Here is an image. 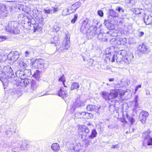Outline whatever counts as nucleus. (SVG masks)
Segmentation results:
<instances>
[{
	"mask_svg": "<svg viewBox=\"0 0 152 152\" xmlns=\"http://www.w3.org/2000/svg\"><path fill=\"white\" fill-rule=\"evenodd\" d=\"M98 14L100 17L103 16V12L101 10H99L98 11Z\"/></svg>",
	"mask_w": 152,
	"mask_h": 152,
	"instance_id": "55",
	"label": "nucleus"
},
{
	"mask_svg": "<svg viewBox=\"0 0 152 152\" xmlns=\"http://www.w3.org/2000/svg\"><path fill=\"white\" fill-rule=\"evenodd\" d=\"M2 69L0 70V74L2 72V73H4V74L8 77H13L14 73L13 72V70L11 67L9 66H3L2 65ZM1 76H0L1 77Z\"/></svg>",
	"mask_w": 152,
	"mask_h": 152,
	"instance_id": "5",
	"label": "nucleus"
},
{
	"mask_svg": "<svg viewBox=\"0 0 152 152\" xmlns=\"http://www.w3.org/2000/svg\"><path fill=\"white\" fill-rule=\"evenodd\" d=\"M102 96L106 101H108L110 99L109 96V94L106 91L102 92L101 93Z\"/></svg>",
	"mask_w": 152,
	"mask_h": 152,
	"instance_id": "25",
	"label": "nucleus"
},
{
	"mask_svg": "<svg viewBox=\"0 0 152 152\" xmlns=\"http://www.w3.org/2000/svg\"><path fill=\"white\" fill-rule=\"evenodd\" d=\"M115 101L114 100H112L110 103V104L111 106H113V107L115 106Z\"/></svg>",
	"mask_w": 152,
	"mask_h": 152,
	"instance_id": "57",
	"label": "nucleus"
},
{
	"mask_svg": "<svg viewBox=\"0 0 152 152\" xmlns=\"http://www.w3.org/2000/svg\"><path fill=\"white\" fill-rule=\"evenodd\" d=\"M129 121L131 122L132 124L134 122V119L132 117L129 118Z\"/></svg>",
	"mask_w": 152,
	"mask_h": 152,
	"instance_id": "59",
	"label": "nucleus"
},
{
	"mask_svg": "<svg viewBox=\"0 0 152 152\" xmlns=\"http://www.w3.org/2000/svg\"><path fill=\"white\" fill-rule=\"evenodd\" d=\"M99 31V29L97 27L93 26H90L89 23V20L86 19L83 21L80 28V31L84 34H86L88 36H93L96 34V32Z\"/></svg>",
	"mask_w": 152,
	"mask_h": 152,
	"instance_id": "2",
	"label": "nucleus"
},
{
	"mask_svg": "<svg viewBox=\"0 0 152 152\" xmlns=\"http://www.w3.org/2000/svg\"><path fill=\"white\" fill-rule=\"evenodd\" d=\"M138 101V96H136L135 97L134 100L132 102V104L135 107L134 108V110H136L137 108H140L138 105V103L137 102Z\"/></svg>",
	"mask_w": 152,
	"mask_h": 152,
	"instance_id": "29",
	"label": "nucleus"
},
{
	"mask_svg": "<svg viewBox=\"0 0 152 152\" xmlns=\"http://www.w3.org/2000/svg\"><path fill=\"white\" fill-rule=\"evenodd\" d=\"M139 50L143 53H144L147 50V48L146 46L144 44L140 45L139 47Z\"/></svg>",
	"mask_w": 152,
	"mask_h": 152,
	"instance_id": "35",
	"label": "nucleus"
},
{
	"mask_svg": "<svg viewBox=\"0 0 152 152\" xmlns=\"http://www.w3.org/2000/svg\"><path fill=\"white\" fill-rule=\"evenodd\" d=\"M134 12L137 15L141 14L142 13H145L143 10L142 9L135 8L134 10Z\"/></svg>",
	"mask_w": 152,
	"mask_h": 152,
	"instance_id": "37",
	"label": "nucleus"
},
{
	"mask_svg": "<svg viewBox=\"0 0 152 152\" xmlns=\"http://www.w3.org/2000/svg\"><path fill=\"white\" fill-rule=\"evenodd\" d=\"M87 112H83L81 113L80 112H77L75 113V117L78 118V115L81 116V118H88V117L87 116Z\"/></svg>",
	"mask_w": 152,
	"mask_h": 152,
	"instance_id": "30",
	"label": "nucleus"
},
{
	"mask_svg": "<svg viewBox=\"0 0 152 152\" xmlns=\"http://www.w3.org/2000/svg\"><path fill=\"white\" fill-rule=\"evenodd\" d=\"M20 17H22V20H24V22H23L24 24L27 23L28 25V28H29L30 27V25L31 23L33 26V24H34V22L35 21V20L32 17L29 15L28 16L24 15L23 14H21L20 15Z\"/></svg>",
	"mask_w": 152,
	"mask_h": 152,
	"instance_id": "10",
	"label": "nucleus"
},
{
	"mask_svg": "<svg viewBox=\"0 0 152 152\" xmlns=\"http://www.w3.org/2000/svg\"><path fill=\"white\" fill-rule=\"evenodd\" d=\"M44 60L43 59H37L32 62L31 64V66L36 69H44Z\"/></svg>",
	"mask_w": 152,
	"mask_h": 152,
	"instance_id": "7",
	"label": "nucleus"
},
{
	"mask_svg": "<svg viewBox=\"0 0 152 152\" xmlns=\"http://www.w3.org/2000/svg\"><path fill=\"white\" fill-rule=\"evenodd\" d=\"M23 8V10H22L25 13L28 14H29L30 13L31 9L29 7L24 5V7Z\"/></svg>",
	"mask_w": 152,
	"mask_h": 152,
	"instance_id": "39",
	"label": "nucleus"
},
{
	"mask_svg": "<svg viewBox=\"0 0 152 152\" xmlns=\"http://www.w3.org/2000/svg\"><path fill=\"white\" fill-rule=\"evenodd\" d=\"M141 87V85H139L137 86L136 87V88L135 89V91L136 92L138 90V89L139 88H140Z\"/></svg>",
	"mask_w": 152,
	"mask_h": 152,
	"instance_id": "60",
	"label": "nucleus"
},
{
	"mask_svg": "<svg viewBox=\"0 0 152 152\" xmlns=\"http://www.w3.org/2000/svg\"><path fill=\"white\" fill-rule=\"evenodd\" d=\"M127 39L125 38H113L110 41V43L115 45H124L127 43Z\"/></svg>",
	"mask_w": 152,
	"mask_h": 152,
	"instance_id": "8",
	"label": "nucleus"
},
{
	"mask_svg": "<svg viewBox=\"0 0 152 152\" xmlns=\"http://www.w3.org/2000/svg\"><path fill=\"white\" fill-rule=\"evenodd\" d=\"M100 108V107H98L95 105L92 104H89L86 107V109L88 111L95 112L98 115H99L100 113V112L99 111V109Z\"/></svg>",
	"mask_w": 152,
	"mask_h": 152,
	"instance_id": "14",
	"label": "nucleus"
},
{
	"mask_svg": "<svg viewBox=\"0 0 152 152\" xmlns=\"http://www.w3.org/2000/svg\"><path fill=\"white\" fill-rule=\"evenodd\" d=\"M87 116L88 117V118H92L94 117V115L92 113H87Z\"/></svg>",
	"mask_w": 152,
	"mask_h": 152,
	"instance_id": "56",
	"label": "nucleus"
},
{
	"mask_svg": "<svg viewBox=\"0 0 152 152\" xmlns=\"http://www.w3.org/2000/svg\"><path fill=\"white\" fill-rule=\"evenodd\" d=\"M51 148L54 151L57 152L59 150L60 146L58 143H54L52 144Z\"/></svg>",
	"mask_w": 152,
	"mask_h": 152,
	"instance_id": "26",
	"label": "nucleus"
},
{
	"mask_svg": "<svg viewBox=\"0 0 152 152\" xmlns=\"http://www.w3.org/2000/svg\"><path fill=\"white\" fill-rule=\"evenodd\" d=\"M19 57V53L18 51H15L10 53L8 55V59L13 62L18 61Z\"/></svg>",
	"mask_w": 152,
	"mask_h": 152,
	"instance_id": "11",
	"label": "nucleus"
},
{
	"mask_svg": "<svg viewBox=\"0 0 152 152\" xmlns=\"http://www.w3.org/2000/svg\"><path fill=\"white\" fill-rule=\"evenodd\" d=\"M148 115L149 114L147 112L142 111L140 113L139 119L142 123L144 124L145 123L146 118Z\"/></svg>",
	"mask_w": 152,
	"mask_h": 152,
	"instance_id": "13",
	"label": "nucleus"
},
{
	"mask_svg": "<svg viewBox=\"0 0 152 152\" xmlns=\"http://www.w3.org/2000/svg\"><path fill=\"white\" fill-rule=\"evenodd\" d=\"M24 72L25 74V75L26 77L27 76H30L31 75V72L30 69H25Z\"/></svg>",
	"mask_w": 152,
	"mask_h": 152,
	"instance_id": "42",
	"label": "nucleus"
},
{
	"mask_svg": "<svg viewBox=\"0 0 152 152\" xmlns=\"http://www.w3.org/2000/svg\"><path fill=\"white\" fill-rule=\"evenodd\" d=\"M90 132L88 128L85 125L80 126L78 128V133L79 135L81 136V138L85 139L87 134Z\"/></svg>",
	"mask_w": 152,
	"mask_h": 152,
	"instance_id": "4",
	"label": "nucleus"
},
{
	"mask_svg": "<svg viewBox=\"0 0 152 152\" xmlns=\"http://www.w3.org/2000/svg\"><path fill=\"white\" fill-rule=\"evenodd\" d=\"M33 76L36 78V79H38L40 77V72L39 71L37 70L34 73Z\"/></svg>",
	"mask_w": 152,
	"mask_h": 152,
	"instance_id": "41",
	"label": "nucleus"
},
{
	"mask_svg": "<svg viewBox=\"0 0 152 152\" xmlns=\"http://www.w3.org/2000/svg\"><path fill=\"white\" fill-rule=\"evenodd\" d=\"M77 3H76L72 5L71 7L67 8L68 13L69 14L74 12L78 8V6H77Z\"/></svg>",
	"mask_w": 152,
	"mask_h": 152,
	"instance_id": "22",
	"label": "nucleus"
},
{
	"mask_svg": "<svg viewBox=\"0 0 152 152\" xmlns=\"http://www.w3.org/2000/svg\"><path fill=\"white\" fill-rule=\"evenodd\" d=\"M127 52L124 50H120L117 53H115V59L116 62L118 63H124L123 59L125 55H126Z\"/></svg>",
	"mask_w": 152,
	"mask_h": 152,
	"instance_id": "9",
	"label": "nucleus"
},
{
	"mask_svg": "<svg viewBox=\"0 0 152 152\" xmlns=\"http://www.w3.org/2000/svg\"><path fill=\"white\" fill-rule=\"evenodd\" d=\"M133 55L130 53L127 54L126 55H125L124 59H123V61L124 62L126 63V64H129L133 59Z\"/></svg>",
	"mask_w": 152,
	"mask_h": 152,
	"instance_id": "15",
	"label": "nucleus"
},
{
	"mask_svg": "<svg viewBox=\"0 0 152 152\" xmlns=\"http://www.w3.org/2000/svg\"><path fill=\"white\" fill-rule=\"evenodd\" d=\"M112 148L118 149L119 148V144L116 145H113L111 148Z\"/></svg>",
	"mask_w": 152,
	"mask_h": 152,
	"instance_id": "53",
	"label": "nucleus"
},
{
	"mask_svg": "<svg viewBox=\"0 0 152 152\" xmlns=\"http://www.w3.org/2000/svg\"><path fill=\"white\" fill-rule=\"evenodd\" d=\"M12 68L13 70L15 71V72L16 70L17 71L18 70L20 69L18 66V65L17 64V65L15 64L14 65L12 66Z\"/></svg>",
	"mask_w": 152,
	"mask_h": 152,
	"instance_id": "44",
	"label": "nucleus"
},
{
	"mask_svg": "<svg viewBox=\"0 0 152 152\" xmlns=\"http://www.w3.org/2000/svg\"><path fill=\"white\" fill-rule=\"evenodd\" d=\"M85 105V104L84 102L80 101V99H77L75 102L72 105L71 109L72 111H74L77 107H83Z\"/></svg>",
	"mask_w": 152,
	"mask_h": 152,
	"instance_id": "12",
	"label": "nucleus"
},
{
	"mask_svg": "<svg viewBox=\"0 0 152 152\" xmlns=\"http://www.w3.org/2000/svg\"><path fill=\"white\" fill-rule=\"evenodd\" d=\"M147 145H152V138L150 137L149 139H148L147 141Z\"/></svg>",
	"mask_w": 152,
	"mask_h": 152,
	"instance_id": "52",
	"label": "nucleus"
},
{
	"mask_svg": "<svg viewBox=\"0 0 152 152\" xmlns=\"http://www.w3.org/2000/svg\"><path fill=\"white\" fill-rule=\"evenodd\" d=\"M7 58L8 55L4 51L1 52L0 54V70L2 69V64L5 62Z\"/></svg>",
	"mask_w": 152,
	"mask_h": 152,
	"instance_id": "17",
	"label": "nucleus"
},
{
	"mask_svg": "<svg viewBox=\"0 0 152 152\" xmlns=\"http://www.w3.org/2000/svg\"><path fill=\"white\" fill-rule=\"evenodd\" d=\"M79 87V85L78 83L76 82L73 83L70 87L71 90L78 88Z\"/></svg>",
	"mask_w": 152,
	"mask_h": 152,
	"instance_id": "38",
	"label": "nucleus"
},
{
	"mask_svg": "<svg viewBox=\"0 0 152 152\" xmlns=\"http://www.w3.org/2000/svg\"><path fill=\"white\" fill-rule=\"evenodd\" d=\"M109 14L110 17H111L113 18L117 17L118 15V14L114 10H109Z\"/></svg>",
	"mask_w": 152,
	"mask_h": 152,
	"instance_id": "33",
	"label": "nucleus"
},
{
	"mask_svg": "<svg viewBox=\"0 0 152 152\" xmlns=\"http://www.w3.org/2000/svg\"><path fill=\"white\" fill-rule=\"evenodd\" d=\"M58 8H54L53 9V12H56L58 10Z\"/></svg>",
	"mask_w": 152,
	"mask_h": 152,
	"instance_id": "63",
	"label": "nucleus"
},
{
	"mask_svg": "<svg viewBox=\"0 0 152 152\" xmlns=\"http://www.w3.org/2000/svg\"><path fill=\"white\" fill-rule=\"evenodd\" d=\"M70 46V41L69 39L67 37V36L66 37L64 40V41L62 44H61L60 47H58L56 48L57 50L59 52L64 51V50H67L69 48Z\"/></svg>",
	"mask_w": 152,
	"mask_h": 152,
	"instance_id": "6",
	"label": "nucleus"
},
{
	"mask_svg": "<svg viewBox=\"0 0 152 152\" xmlns=\"http://www.w3.org/2000/svg\"><path fill=\"white\" fill-rule=\"evenodd\" d=\"M125 2L127 3H131L134 4L136 2V0H125Z\"/></svg>",
	"mask_w": 152,
	"mask_h": 152,
	"instance_id": "50",
	"label": "nucleus"
},
{
	"mask_svg": "<svg viewBox=\"0 0 152 152\" xmlns=\"http://www.w3.org/2000/svg\"><path fill=\"white\" fill-rule=\"evenodd\" d=\"M104 24L107 28L109 29H113L114 28V26L108 21L105 20Z\"/></svg>",
	"mask_w": 152,
	"mask_h": 152,
	"instance_id": "31",
	"label": "nucleus"
},
{
	"mask_svg": "<svg viewBox=\"0 0 152 152\" xmlns=\"http://www.w3.org/2000/svg\"><path fill=\"white\" fill-rule=\"evenodd\" d=\"M96 135L97 132L96 131L95 129H93L92 131L91 134L90 135H88V138L89 139H93L96 137Z\"/></svg>",
	"mask_w": 152,
	"mask_h": 152,
	"instance_id": "36",
	"label": "nucleus"
},
{
	"mask_svg": "<svg viewBox=\"0 0 152 152\" xmlns=\"http://www.w3.org/2000/svg\"><path fill=\"white\" fill-rule=\"evenodd\" d=\"M43 11L44 13L49 14L52 11V10L50 9H45Z\"/></svg>",
	"mask_w": 152,
	"mask_h": 152,
	"instance_id": "54",
	"label": "nucleus"
},
{
	"mask_svg": "<svg viewBox=\"0 0 152 152\" xmlns=\"http://www.w3.org/2000/svg\"><path fill=\"white\" fill-rule=\"evenodd\" d=\"M144 23L146 25H150L152 22V16L150 15L144 14L143 15Z\"/></svg>",
	"mask_w": 152,
	"mask_h": 152,
	"instance_id": "16",
	"label": "nucleus"
},
{
	"mask_svg": "<svg viewBox=\"0 0 152 152\" xmlns=\"http://www.w3.org/2000/svg\"><path fill=\"white\" fill-rule=\"evenodd\" d=\"M19 23L16 21H12L8 23L5 27L6 30L10 33L13 34H19L20 31L18 28Z\"/></svg>",
	"mask_w": 152,
	"mask_h": 152,
	"instance_id": "3",
	"label": "nucleus"
},
{
	"mask_svg": "<svg viewBox=\"0 0 152 152\" xmlns=\"http://www.w3.org/2000/svg\"><path fill=\"white\" fill-rule=\"evenodd\" d=\"M56 37H52L50 39V40L49 41V43H52V44H54L56 46L57 45V43H58L59 42V41H57L56 40Z\"/></svg>",
	"mask_w": 152,
	"mask_h": 152,
	"instance_id": "40",
	"label": "nucleus"
},
{
	"mask_svg": "<svg viewBox=\"0 0 152 152\" xmlns=\"http://www.w3.org/2000/svg\"><path fill=\"white\" fill-rule=\"evenodd\" d=\"M54 28L55 29V31L56 32L59 31L60 29V28L57 26H54Z\"/></svg>",
	"mask_w": 152,
	"mask_h": 152,
	"instance_id": "58",
	"label": "nucleus"
},
{
	"mask_svg": "<svg viewBox=\"0 0 152 152\" xmlns=\"http://www.w3.org/2000/svg\"><path fill=\"white\" fill-rule=\"evenodd\" d=\"M29 52L28 51H26L25 52V56L28 57L29 56Z\"/></svg>",
	"mask_w": 152,
	"mask_h": 152,
	"instance_id": "61",
	"label": "nucleus"
},
{
	"mask_svg": "<svg viewBox=\"0 0 152 152\" xmlns=\"http://www.w3.org/2000/svg\"><path fill=\"white\" fill-rule=\"evenodd\" d=\"M118 95V89H112L110 90L109 94V96L110 99H114L117 98Z\"/></svg>",
	"mask_w": 152,
	"mask_h": 152,
	"instance_id": "19",
	"label": "nucleus"
},
{
	"mask_svg": "<svg viewBox=\"0 0 152 152\" xmlns=\"http://www.w3.org/2000/svg\"><path fill=\"white\" fill-rule=\"evenodd\" d=\"M96 32V35H97L98 39L101 41H105L107 40V34L106 33Z\"/></svg>",
	"mask_w": 152,
	"mask_h": 152,
	"instance_id": "18",
	"label": "nucleus"
},
{
	"mask_svg": "<svg viewBox=\"0 0 152 152\" xmlns=\"http://www.w3.org/2000/svg\"><path fill=\"white\" fill-rule=\"evenodd\" d=\"M15 74L16 76L20 79L16 83L20 89L26 86H30L32 90L34 91L36 89L38 85L36 81L32 79L25 78L24 72L19 69L16 71Z\"/></svg>",
	"mask_w": 152,
	"mask_h": 152,
	"instance_id": "1",
	"label": "nucleus"
},
{
	"mask_svg": "<svg viewBox=\"0 0 152 152\" xmlns=\"http://www.w3.org/2000/svg\"><path fill=\"white\" fill-rule=\"evenodd\" d=\"M59 81L62 82L63 83L64 86L65 87H66V86H65L64 85V83L65 82V80H64V77L63 76L61 77H60L59 78Z\"/></svg>",
	"mask_w": 152,
	"mask_h": 152,
	"instance_id": "51",
	"label": "nucleus"
},
{
	"mask_svg": "<svg viewBox=\"0 0 152 152\" xmlns=\"http://www.w3.org/2000/svg\"><path fill=\"white\" fill-rule=\"evenodd\" d=\"M106 57L105 59V61H111L113 62L115 61V54L112 55L110 53L106 54Z\"/></svg>",
	"mask_w": 152,
	"mask_h": 152,
	"instance_id": "20",
	"label": "nucleus"
},
{
	"mask_svg": "<svg viewBox=\"0 0 152 152\" xmlns=\"http://www.w3.org/2000/svg\"><path fill=\"white\" fill-rule=\"evenodd\" d=\"M67 93L66 91L64 90V88H61L58 91V95L62 97L63 98L66 97Z\"/></svg>",
	"mask_w": 152,
	"mask_h": 152,
	"instance_id": "23",
	"label": "nucleus"
},
{
	"mask_svg": "<svg viewBox=\"0 0 152 152\" xmlns=\"http://www.w3.org/2000/svg\"><path fill=\"white\" fill-rule=\"evenodd\" d=\"M144 34V33L142 31H140L139 32V37H141Z\"/></svg>",
	"mask_w": 152,
	"mask_h": 152,
	"instance_id": "62",
	"label": "nucleus"
},
{
	"mask_svg": "<svg viewBox=\"0 0 152 152\" xmlns=\"http://www.w3.org/2000/svg\"><path fill=\"white\" fill-rule=\"evenodd\" d=\"M37 21H38V23H37L39 24L41 26H43L44 22L43 21V19L42 17H40V18L37 19Z\"/></svg>",
	"mask_w": 152,
	"mask_h": 152,
	"instance_id": "43",
	"label": "nucleus"
},
{
	"mask_svg": "<svg viewBox=\"0 0 152 152\" xmlns=\"http://www.w3.org/2000/svg\"><path fill=\"white\" fill-rule=\"evenodd\" d=\"M69 14V13H68V11L67 9L64 10L62 13V15L63 16Z\"/></svg>",
	"mask_w": 152,
	"mask_h": 152,
	"instance_id": "45",
	"label": "nucleus"
},
{
	"mask_svg": "<svg viewBox=\"0 0 152 152\" xmlns=\"http://www.w3.org/2000/svg\"><path fill=\"white\" fill-rule=\"evenodd\" d=\"M6 9V6L2 4H0V15L4 16V12Z\"/></svg>",
	"mask_w": 152,
	"mask_h": 152,
	"instance_id": "32",
	"label": "nucleus"
},
{
	"mask_svg": "<svg viewBox=\"0 0 152 152\" xmlns=\"http://www.w3.org/2000/svg\"><path fill=\"white\" fill-rule=\"evenodd\" d=\"M118 94H119L121 96H123L125 93V91L122 90L121 89H118Z\"/></svg>",
	"mask_w": 152,
	"mask_h": 152,
	"instance_id": "48",
	"label": "nucleus"
},
{
	"mask_svg": "<svg viewBox=\"0 0 152 152\" xmlns=\"http://www.w3.org/2000/svg\"><path fill=\"white\" fill-rule=\"evenodd\" d=\"M121 121L123 122H124L125 123H126V122H127V121H126L125 120V119L124 118H123L121 120Z\"/></svg>",
	"mask_w": 152,
	"mask_h": 152,
	"instance_id": "64",
	"label": "nucleus"
},
{
	"mask_svg": "<svg viewBox=\"0 0 152 152\" xmlns=\"http://www.w3.org/2000/svg\"><path fill=\"white\" fill-rule=\"evenodd\" d=\"M17 64L18 65V66L21 69H24L27 66L26 64L24 62L23 59L22 58H19L18 59Z\"/></svg>",
	"mask_w": 152,
	"mask_h": 152,
	"instance_id": "21",
	"label": "nucleus"
},
{
	"mask_svg": "<svg viewBox=\"0 0 152 152\" xmlns=\"http://www.w3.org/2000/svg\"><path fill=\"white\" fill-rule=\"evenodd\" d=\"M115 10L116 11H117L119 14L122 15V18H124L126 16L125 14L124 15L125 10L122 7L120 6H117L116 7Z\"/></svg>",
	"mask_w": 152,
	"mask_h": 152,
	"instance_id": "24",
	"label": "nucleus"
},
{
	"mask_svg": "<svg viewBox=\"0 0 152 152\" xmlns=\"http://www.w3.org/2000/svg\"><path fill=\"white\" fill-rule=\"evenodd\" d=\"M14 7L16 9L22 11L23 10L24 5L22 4H16L14 5Z\"/></svg>",
	"mask_w": 152,
	"mask_h": 152,
	"instance_id": "34",
	"label": "nucleus"
},
{
	"mask_svg": "<svg viewBox=\"0 0 152 152\" xmlns=\"http://www.w3.org/2000/svg\"><path fill=\"white\" fill-rule=\"evenodd\" d=\"M74 152H80V149L78 145H75L73 148Z\"/></svg>",
	"mask_w": 152,
	"mask_h": 152,
	"instance_id": "46",
	"label": "nucleus"
},
{
	"mask_svg": "<svg viewBox=\"0 0 152 152\" xmlns=\"http://www.w3.org/2000/svg\"><path fill=\"white\" fill-rule=\"evenodd\" d=\"M7 37L4 35H0V42L7 39Z\"/></svg>",
	"mask_w": 152,
	"mask_h": 152,
	"instance_id": "49",
	"label": "nucleus"
},
{
	"mask_svg": "<svg viewBox=\"0 0 152 152\" xmlns=\"http://www.w3.org/2000/svg\"><path fill=\"white\" fill-rule=\"evenodd\" d=\"M33 26L34 28V32H36V31H41L43 26H40V25L38 24L37 23H36L33 24Z\"/></svg>",
	"mask_w": 152,
	"mask_h": 152,
	"instance_id": "27",
	"label": "nucleus"
},
{
	"mask_svg": "<svg viewBox=\"0 0 152 152\" xmlns=\"http://www.w3.org/2000/svg\"><path fill=\"white\" fill-rule=\"evenodd\" d=\"M77 14H75L74 16V18L71 20V22L72 23H74L76 20H77Z\"/></svg>",
	"mask_w": 152,
	"mask_h": 152,
	"instance_id": "47",
	"label": "nucleus"
},
{
	"mask_svg": "<svg viewBox=\"0 0 152 152\" xmlns=\"http://www.w3.org/2000/svg\"><path fill=\"white\" fill-rule=\"evenodd\" d=\"M29 147V145L25 142H23L20 147V149L22 151L28 150Z\"/></svg>",
	"mask_w": 152,
	"mask_h": 152,
	"instance_id": "28",
	"label": "nucleus"
}]
</instances>
